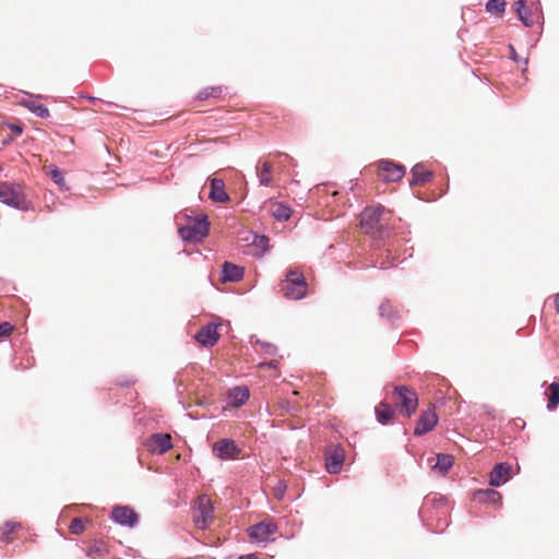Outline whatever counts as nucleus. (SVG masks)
I'll use <instances>...</instances> for the list:
<instances>
[{
  "mask_svg": "<svg viewBox=\"0 0 559 559\" xmlns=\"http://www.w3.org/2000/svg\"><path fill=\"white\" fill-rule=\"evenodd\" d=\"M21 524L15 521H7L4 525L0 528V538L7 544L10 542V534L19 527Z\"/></svg>",
  "mask_w": 559,
  "mask_h": 559,
  "instance_id": "33",
  "label": "nucleus"
},
{
  "mask_svg": "<svg viewBox=\"0 0 559 559\" xmlns=\"http://www.w3.org/2000/svg\"><path fill=\"white\" fill-rule=\"evenodd\" d=\"M120 385H128L129 382H118Z\"/></svg>",
  "mask_w": 559,
  "mask_h": 559,
  "instance_id": "49",
  "label": "nucleus"
},
{
  "mask_svg": "<svg viewBox=\"0 0 559 559\" xmlns=\"http://www.w3.org/2000/svg\"><path fill=\"white\" fill-rule=\"evenodd\" d=\"M250 391L247 386H235L228 391L227 404L230 407H240L248 401Z\"/></svg>",
  "mask_w": 559,
  "mask_h": 559,
  "instance_id": "18",
  "label": "nucleus"
},
{
  "mask_svg": "<svg viewBox=\"0 0 559 559\" xmlns=\"http://www.w3.org/2000/svg\"><path fill=\"white\" fill-rule=\"evenodd\" d=\"M394 413L392 406L386 402H381L379 407H376L377 420L381 425H388L392 420Z\"/></svg>",
  "mask_w": 559,
  "mask_h": 559,
  "instance_id": "24",
  "label": "nucleus"
},
{
  "mask_svg": "<svg viewBox=\"0 0 559 559\" xmlns=\"http://www.w3.org/2000/svg\"><path fill=\"white\" fill-rule=\"evenodd\" d=\"M270 368H277L278 361L277 360H271L266 364Z\"/></svg>",
  "mask_w": 559,
  "mask_h": 559,
  "instance_id": "46",
  "label": "nucleus"
},
{
  "mask_svg": "<svg viewBox=\"0 0 559 559\" xmlns=\"http://www.w3.org/2000/svg\"><path fill=\"white\" fill-rule=\"evenodd\" d=\"M223 93V87L222 86H211V87H205L203 90H201L198 94V99L200 100H205L210 97H219Z\"/></svg>",
  "mask_w": 559,
  "mask_h": 559,
  "instance_id": "31",
  "label": "nucleus"
},
{
  "mask_svg": "<svg viewBox=\"0 0 559 559\" xmlns=\"http://www.w3.org/2000/svg\"><path fill=\"white\" fill-rule=\"evenodd\" d=\"M194 337L199 344L205 347H213L219 338L217 324L209 322L198 331Z\"/></svg>",
  "mask_w": 559,
  "mask_h": 559,
  "instance_id": "14",
  "label": "nucleus"
},
{
  "mask_svg": "<svg viewBox=\"0 0 559 559\" xmlns=\"http://www.w3.org/2000/svg\"><path fill=\"white\" fill-rule=\"evenodd\" d=\"M454 460L451 454L438 453L436 462L431 466V469L441 476H444L449 469L453 466Z\"/></svg>",
  "mask_w": 559,
  "mask_h": 559,
  "instance_id": "21",
  "label": "nucleus"
},
{
  "mask_svg": "<svg viewBox=\"0 0 559 559\" xmlns=\"http://www.w3.org/2000/svg\"><path fill=\"white\" fill-rule=\"evenodd\" d=\"M87 98H88V100H92V102H95V100H96V98H95V97H92V96H88Z\"/></svg>",
  "mask_w": 559,
  "mask_h": 559,
  "instance_id": "48",
  "label": "nucleus"
},
{
  "mask_svg": "<svg viewBox=\"0 0 559 559\" xmlns=\"http://www.w3.org/2000/svg\"><path fill=\"white\" fill-rule=\"evenodd\" d=\"M390 213L383 205L366 207L360 214V225L367 234H380V221L383 214Z\"/></svg>",
  "mask_w": 559,
  "mask_h": 559,
  "instance_id": "4",
  "label": "nucleus"
},
{
  "mask_svg": "<svg viewBox=\"0 0 559 559\" xmlns=\"http://www.w3.org/2000/svg\"><path fill=\"white\" fill-rule=\"evenodd\" d=\"M411 173L412 179L409 180V186L424 185L433 178V173L430 170H425L421 163L414 165L411 169Z\"/></svg>",
  "mask_w": 559,
  "mask_h": 559,
  "instance_id": "19",
  "label": "nucleus"
},
{
  "mask_svg": "<svg viewBox=\"0 0 559 559\" xmlns=\"http://www.w3.org/2000/svg\"><path fill=\"white\" fill-rule=\"evenodd\" d=\"M438 423V417L435 411H425L420 414L417 425L414 429L415 436H423L431 431Z\"/></svg>",
  "mask_w": 559,
  "mask_h": 559,
  "instance_id": "15",
  "label": "nucleus"
},
{
  "mask_svg": "<svg viewBox=\"0 0 559 559\" xmlns=\"http://www.w3.org/2000/svg\"><path fill=\"white\" fill-rule=\"evenodd\" d=\"M293 211L290 206L285 203L276 202L274 204L272 215L276 221L286 222L290 218Z\"/></svg>",
  "mask_w": 559,
  "mask_h": 559,
  "instance_id": "27",
  "label": "nucleus"
},
{
  "mask_svg": "<svg viewBox=\"0 0 559 559\" xmlns=\"http://www.w3.org/2000/svg\"><path fill=\"white\" fill-rule=\"evenodd\" d=\"M269 237L265 235H254L253 245L255 247L262 248L264 251L269 250L267 247Z\"/></svg>",
  "mask_w": 559,
  "mask_h": 559,
  "instance_id": "37",
  "label": "nucleus"
},
{
  "mask_svg": "<svg viewBox=\"0 0 559 559\" xmlns=\"http://www.w3.org/2000/svg\"><path fill=\"white\" fill-rule=\"evenodd\" d=\"M506 10V0H488L486 11L492 14H502Z\"/></svg>",
  "mask_w": 559,
  "mask_h": 559,
  "instance_id": "32",
  "label": "nucleus"
},
{
  "mask_svg": "<svg viewBox=\"0 0 559 559\" xmlns=\"http://www.w3.org/2000/svg\"><path fill=\"white\" fill-rule=\"evenodd\" d=\"M281 290L286 299L300 300L306 297L308 283L301 272L297 269H289L285 278L280 284Z\"/></svg>",
  "mask_w": 559,
  "mask_h": 559,
  "instance_id": "2",
  "label": "nucleus"
},
{
  "mask_svg": "<svg viewBox=\"0 0 559 559\" xmlns=\"http://www.w3.org/2000/svg\"><path fill=\"white\" fill-rule=\"evenodd\" d=\"M145 447L148 452L160 455L173 448V439L168 433L155 432L147 438Z\"/></svg>",
  "mask_w": 559,
  "mask_h": 559,
  "instance_id": "10",
  "label": "nucleus"
},
{
  "mask_svg": "<svg viewBox=\"0 0 559 559\" xmlns=\"http://www.w3.org/2000/svg\"><path fill=\"white\" fill-rule=\"evenodd\" d=\"M213 506L210 501L205 502V503H201L199 506V511H200V515H201V520H197V523L200 525V527H206L209 525V523L212 521L213 519Z\"/></svg>",
  "mask_w": 559,
  "mask_h": 559,
  "instance_id": "26",
  "label": "nucleus"
},
{
  "mask_svg": "<svg viewBox=\"0 0 559 559\" xmlns=\"http://www.w3.org/2000/svg\"><path fill=\"white\" fill-rule=\"evenodd\" d=\"M393 391L402 406V413L406 417H411L416 412L418 406V397L416 392L409 390L406 385H395Z\"/></svg>",
  "mask_w": 559,
  "mask_h": 559,
  "instance_id": "6",
  "label": "nucleus"
},
{
  "mask_svg": "<svg viewBox=\"0 0 559 559\" xmlns=\"http://www.w3.org/2000/svg\"><path fill=\"white\" fill-rule=\"evenodd\" d=\"M108 552L107 546L102 540H95L94 544L88 548L86 556L92 559H98L104 557Z\"/></svg>",
  "mask_w": 559,
  "mask_h": 559,
  "instance_id": "30",
  "label": "nucleus"
},
{
  "mask_svg": "<svg viewBox=\"0 0 559 559\" xmlns=\"http://www.w3.org/2000/svg\"><path fill=\"white\" fill-rule=\"evenodd\" d=\"M0 202L16 210L24 211L27 209L25 200L17 188L8 181L0 182Z\"/></svg>",
  "mask_w": 559,
  "mask_h": 559,
  "instance_id": "5",
  "label": "nucleus"
},
{
  "mask_svg": "<svg viewBox=\"0 0 559 559\" xmlns=\"http://www.w3.org/2000/svg\"><path fill=\"white\" fill-rule=\"evenodd\" d=\"M501 498V493L492 488L478 489L474 493L475 501L492 506L499 503Z\"/></svg>",
  "mask_w": 559,
  "mask_h": 559,
  "instance_id": "20",
  "label": "nucleus"
},
{
  "mask_svg": "<svg viewBox=\"0 0 559 559\" xmlns=\"http://www.w3.org/2000/svg\"><path fill=\"white\" fill-rule=\"evenodd\" d=\"M243 274L245 270L242 266L237 265L229 261H225L222 265L221 280L224 283H236L242 280Z\"/></svg>",
  "mask_w": 559,
  "mask_h": 559,
  "instance_id": "16",
  "label": "nucleus"
},
{
  "mask_svg": "<svg viewBox=\"0 0 559 559\" xmlns=\"http://www.w3.org/2000/svg\"><path fill=\"white\" fill-rule=\"evenodd\" d=\"M209 199L216 203H225L230 200L229 194L225 190V183L223 179L212 178L210 180Z\"/></svg>",
  "mask_w": 559,
  "mask_h": 559,
  "instance_id": "17",
  "label": "nucleus"
},
{
  "mask_svg": "<svg viewBox=\"0 0 559 559\" xmlns=\"http://www.w3.org/2000/svg\"><path fill=\"white\" fill-rule=\"evenodd\" d=\"M512 477V466L508 462H500L495 464L489 473V485L493 488L501 487L508 483Z\"/></svg>",
  "mask_w": 559,
  "mask_h": 559,
  "instance_id": "11",
  "label": "nucleus"
},
{
  "mask_svg": "<svg viewBox=\"0 0 559 559\" xmlns=\"http://www.w3.org/2000/svg\"><path fill=\"white\" fill-rule=\"evenodd\" d=\"M26 95L31 96V97H36V98H41V95H32V94H28V93H25Z\"/></svg>",
  "mask_w": 559,
  "mask_h": 559,
  "instance_id": "47",
  "label": "nucleus"
},
{
  "mask_svg": "<svg viewBox=\"0 0 559 559\" xmlns=\"http://www.w3.org/2000/svg\"><path fill=\"white\" fill-rule=\"evenodd\" d=\"M17 359H19L17 357H14L12 359V366L16 370H19V369L25 370V369L29 368L31 366H33V364H34V358L33 357H27L26 358V364H22V361H17Z\"/></svg>",
  "mask_w": 559,
  "mask_h": 559,
  "instance_id": "36",
  "label": "nucleus"
},
{
  "mask_svg": "<svg viewBox=\"0 0 559 559\" xmlns=\"http://www.w3.org/2000/svg\"><path fill=\"white\" fill-rule=\"evenodd\" d=\"M47 175L60 188V190H69L64 180L63 171L59 167H57L56 165H49L47 167Z\"/></svg>",
  "mask_w": 559,
  "mask_h": 559,
  "instance_id": "25",
  "label": "nucleus"
},
{
  "mask_svg": "<svg viewBox=\"0 0 559 559\" xmlns=\"http://www.w3.org/2000/svg\"><path fill=\"white\" fill-rule=\"evenodd\" d=\"M325 469L329 474H338L345 462V450L341 444L325 451Z\"/></svg>",
  "mask_w": 559,
  "mask_h": 559,
  "instance_id": "9",
  "label": "nucleus"
},
{
  "mask_svg": "<svg viewBox=\"0 0 559 559\" xmlns=\"http://www.w3.org/2000/svg\"><path fill=\"white\" fill-rule=\"evenodd\" d=\"M510 58L514 61H519V57H518L516 51L512 45H510Z\"/></svg>",
  "mask_w": 559,
  "mask_h": 559,
  "instance_id": "43",
  "label": "nucleus"
},
{
  "mask_svg": "<svg viewBox=\"0 0 559 559\" xmlns=\"http://www.w3.org/2000/svg\"><path fill=\"white\" fill-rule=\"evenodd\" d=\"M277 530V526L272 522H259L253 524L248 530V535L251 539L258 542H267Z\"/></svg>",
  "mask_w": 559,
  "mask_h": 559,
  "instance_id": "13",
  "label": "nucleus"
},
{
  "mask_svg": "<svg viewBox=\"0 0 559 559\" xmlns=\"http://www.w3.org/2000/svg\"><path fill=\"white\" fill-rule=\"evenodd\" d=\"M110 519L115 523L129 528L135 527L139 523L138 513L129 506H115Z\"/></svg>",
  "mask_w": 559,
  "mask_h": 559,
  "instance_id": "7",
  "label": "nucleus"
},
{
  "mask_svg": "<svg viewBox=\"0 0 559 559\" xmlns=\"http://www.w3.org/2000/svg\"><path fill=\"white\" fill-rule=\"evenodd\" d=\"M287 489V485L284 480H278L277 484H276V497L277 498H283L285 491Z\"/></svg>",
  "mask_w": 559,
  "mask_h": 559,
  "instance_id": "41",
  "label": "nucleus"
},
{
  "mask_svg": "<svg viewBox=\"0 0 559 559\" xmlns=\"http://www.w3.org/2000/svg\"><path fill=\"white\" fill-rule=\"evenodd\" d=\"M382 179L386 182L401 180L406 173V168L402 164H397L390 159H380L377 163Z\"/></svg>",
  "mask_w": 559,
  "mask_h": 559,
  "instance_id": "8",
  "label": "nucleus"
},
{
  "mask_svg": "<svg viewBox=\"0 0 559 559\" xmlns=\"http://www.w3.org/2000/svg\"><path fill=\"white\" fill-rule=\"evenodd\" d=\"M255 344L261 347L262 352L265 355L275 356L277 354V347L274 344H272V343H267V342H263V341L257 340Z\"/></svg>",
  "mask_w": 559,
  "mask_h": 559,
  "instance_id": "34",
  "label": "nucleus"
},
{
  "mask_svg": "<svg viewBox=\"0 0 559 559\" xmlns=\"http://www.w3.org/2000/svg\"><path fill=\"white\" fill-rule=\"evenodd\" d=\"M524 26L532 27L534 25V20L532 17V14L528 13L527 10H525V13L522 14V17H518Z\"/></svg>",
  "mask_w": 559,
  "mask_h": 559,
  "instance_id": "40",
  "label": "nucleus"
},
{
  "mask_svg": "<svg viewBox=\"0 0 559 559\" xmlns=\"http://www.w3.org/2000/svg\"><path fill=\"white\" fill-rule=\"evenodd\" d=\"M19 105L25 107L32 114H34L35 116H37L41 119H47L50 116L49 109L47 108L46 105H44L41 103H36L34 100L23 98L19 102Z\"/></svg>",
  "mask_w": 559,
  "mask_h": 559,
  "instance_id": "22",
  "label": "nucleus"
},
{
  "mask_svg": "<svg viewBox=\"0 0 559 559\" xmlns=\"http://www.w3.org/2000/svg\"><path fill=\"white\" fill-rule=\"evenodd\" d=\"M13 326L10 322H1L0 323V337H7L11 334Z\"/></svg>",
  "mask_w": 559,
  "mask_h": 559,
  "instance_id": "39",
  "label": "nucleus"
},
{
  "mask_svg": "<svg viewBox=\"0 0 559 559\" xmlns=\"http://www.w3.org/2000/svg\"><path fill=\"white\" fill-rule=\"evenodd\" d=\"M238 559H258V557L255 554H248V555L239 556Z\"/></svg>",
  "mask_w": 559,
  "mask_h": 559,
  "instance_id": "44",
  "label": "nucleus"
},
{
  "mask_svg": "<svg viewBox=\"0 0 559 559\" xmlns=\"http://www.w3.org/2000/svg\"><path fill=\"white\" fill-rule=\"evenodd\" d=\"M555 308L556 312L559 313V293L555 295Z\"/></svg>",
  "mask_w": 559,
  "mask_h": 559,
  "instance_id": "45",
  "label": "nucleus"
},
{
  "mask_svg": "<svg viewBox=\"0 0 559 559\" xmlns=\"http://www.w3.org/2000/svg\"><path fill=\"white\" fill-rule=\"evenodd\" d=\"M514 11L518 15V17H522V14L525 13L526 9V2L525 0H518L513 3Z\"/></svg>",
  "mask_w": 559,
  "mask_h": 559,
  "instance_id": "38",
  "label": "nucleus"
},
{
  "mask_svg": "<svg viewBox=\"0 0 559 559\" xmlns=\"http://www.w3.org/2000/svg\"><path fill=\"white\" fill-rule=\"evenodd\" d=\"M239 452L240 449L236 442L229 438L221 439L213 445V453L221 460L234 459Z\"/></svg>",
  "mask_w": 559,
  "mask_h": 559,
  "instance_id": "12",
  "label": "nucleus"
},
{
  "mask_svg": "<svg viewBox=\"0 0 559 559\" xmlns=\"http://www.w3.org/2000/svg\"><path fill=\"white\" fill-rule=\"evenodd\" d=\"M210 233V221L207 215L202 214L193 218L191 225L178 228V234L183 241H202Z\"/></svg>",
  "mask_w": 559,
  "mask_h": 559,
  "instance_id": "3",
  "label": "nucleus"
},
{
  "mask_svg": "<svg viewBox=\"0 0 559 559\" xmlns=\"http://www.w3.org/2000/svg\"><path fill=\"white\" fill-rule=\"evenodd\" d=\"M448 512V500L443 496L426 497L419 510V518L427 528L433 532H442L448 525L445 515Z\"/></svg>",
  "mask_w": 559,
  "mask_h": 559,
  "instance_id": "1",
  "label": "nucleus"
},
{
  "mask_svg": "<svg viewBox=\"0 0 559 559\" xmlns=\"http://www.w3.org/2000/svg\"><path fill=\"white\" fill-rule=\"evenodd\" d=\"M548 403H547V409L549 412L555 411L557 406L559 405V383L552 382L549 385L548 392H547Z\"/></svg>",
  "mask_w": 559,
  "mask_h": 559,
  "instance_id": "29",
  "label": "nucleus"
},
{
  "mask_svg": "<svg viewBox=\"0 0 559 559\" xmlns=\"http://www.w3.org/2000/svg\"><path fill=\"white\" fill-rule=\"evenodd\" d=\"M10 130L13 131L15 134H21L23 132V127L17 123H11L9 126Z\"/></svg>",
  "mask_w": 559,
  "mask_h": 559,
  "instance_id": "42",
  "label": "nucleus"
},
{
  "mask_svg": "<svg viewBox=\"0 0 559 559\" xmlns=\"http://www.w3.org/2000/svg\"><path fill=\"white\" fill-rule=\"evenodd\" d=\"M379 314L382 318H386L392 324H395L400 319L399 312L395 311L390 305L389 300H384L379 306Z\"/></svg>",
  "mask_w": 559,
  "mask_h": 559,
  "instance_id": "28",
  "label": "nucleus"
},
{
  "mask_svg": "<svg viewBox=\"0 0 559 559\" xmlns=\"http://www.w3.org/2000/svg\"><path fill=\"white\" fill-rule=\"evenodd\" d=\"M273 166L269 162H259L255 166V173L259 178V182L261 186H270L272 182L271 173H272Z\"/></svg>",
  "mask_w": 559,
  "mask_h": 559,
  "instance_id": "23",
  "label": "nucleus"
},
{
  "mask_svg": "<svg viewBox=\"0 0 559 559\" xmlns=\"http://www.w3.org/2000/svg\"><path fill=\"white\" fill-rule=\"evenodd\" d=\"M69 528L72 534L80 535L84 532L85 525L81 518H74Z\"/></svg>",
  "mask_w": 559,
  "mask_h": 559,
  "instance_id": "35",
  "label": "nucleus"
}]
</instances>
